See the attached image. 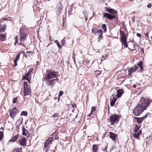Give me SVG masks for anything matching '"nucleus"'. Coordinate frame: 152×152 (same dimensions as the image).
Instances as JSON below:
<instances>
[{"instance_id": "21", "label": "nucleus", "mask_w": 152, "mask_h": 152, "mask_svg": "<svg viewBox=\"0 0 152 152\" xmlns=\"http://www.w3.org/2000/svg\"><path fill=\"white\" fill-rule=\"evenodd\" d=\"M99 30L96 27L93 28L91 30L92 33L96 35L97 34V33L99 31Z\"/></svg>"}, {"instance_id": "56", "label": "nucleus", "mask_w": 152, "mask_h": 152, "mask_svg": "<svg viewBox=\"0 0 152 152\" xmlns=\"http://www.w3.org/2000/svg\"><path fill=\"white\" fill-rule=\"evenodd\" d=\"M73 115L72 114H70L69 115V116H68V118H69V116L70 117V118H73Z\"/></svg>"}, {"instance_id": "26", "label": "nucleus", "mask_w": 152, "mask_h": 152, "mask_svg": "<svg viewBox=\"0 0 152 152\" xmlns=\"http://www.w3.org/2000/svg\"><path fill=\"white\" fill-rule=\"evenodd\" d=\"M62 12V9L60 8H58L56 10V12L57 15H60Z\"/></svg>"}, {"instance_id": "23", "label": "nucleus", "mask_w": 152, "mask_h": 152, "mask_svg": "<svg viewBox=\"0 0 152 152\" xmlns=\"http://www.w3.org/2000/svg\"><path fill=\"white\" fill-rule=\"evenodd\" d=\"M53 139V137H50L45 142H46L47 144H48V145H49L50 143V142H51L52 141Z\"/></svg>"}, {"instance_id": "35", "label": "nucleus", "mask_w": 152, "mask_h": 152, "mask_svg": "<svg viewBox=\"0 0 152 152\" xmlns=\"http://www.w3.org/2000/svg\"><path fill=\"white\" fill-rule=\"evenodd\" d=\"M140 133H137H137H135L134 134L133 136L134 137L137 138L139 137V136L140 135Z\"/></svg>"}, {"instance_id": "60", "label": "nucleus", "mask_w": 152, "mask_h": 152, "mask_svg": "<svg viewBox=\"0 0 152 152\" xmlns=\"http://www.w3.org/2000/svg\"><path fill=\"white\" fill-rule=\"evenodd\" d=\"M73 5H74V4H71L70 5V8L72 10V7H73Z\"/></svg>"}, {"instance_id": "12", "label": "nucleus", "mask_w": 152, "mask_h": 152, "mask_svg": "<svg viewBox=\"0 0 152 152\" xmlns=\"http://www.w3.org/2000/svg\"><path fill=\"white\" fill-rule=\"evenodd\" d=\"M7 26V25L5 24L2 25L0 24V32H3L5 31V29Z\"/></svg>"}, {"instance_id": "49", "label": "nucleus", "mask_w": 152, "mask_h": 152, "mask_svg": "<svg viewBox=\"0 0 152 152\" xmlns=\"http://www.w3.org/2000/svg\"><path fill=\"white\" fill-rule=\"evenodd\" d=\"M18 61L15 59L14 61V63L15 66H17V62Z\"/></svg>"}, {"instance_id": "50", "label": "nucleus", "mask_w": 152, "mask_h": 152, "mask_svg": "<svg viewBox=\"0 0 152 152\" xmlns=\"http://www.w3.org/2000/svg\"><path fill=\"white\" fill-rule=\"evenodd\" d=\"M72 106L74 108H75L76 107V105L75 104H72Z\"/></svg>"}, {"instance_id": "9", "label": "nucleus", "mask_w": 152, "mask_h": 152, "mask_svg": "<svg viewBox=\"0 0 152 152\" xmlns=\"http://www.w3.org/2000/svg\"><path fill=\"white\" fill-rule=\"evenodd\" d=\"M129 43V49L132 50H135V42H128Z\"/></svg>"}, {"instance_id": "31", "label": "nucleus", "mask_w": 152, "mask_h": 152, "mask_svg": "<svg viewBox=\"0 0 152 152\" xmlns=\"http://www.w3.org/2000/svg\"><path fill=\"white\" fill-rule=\"evenodd\" d=\"M28 115V113L26 111H22L20 114V115H24L25 116H27Z\"/></svg>"}, {"instance_id": "29", "label": "nucleus", "mask_w": 152, "mask_h": 152, "mask_svg": "<svg viewBox=\"0 0 152 152\" xmlns=\"http://www.w3.org/2000/svg\"><path fill=\"white\" fill-rule=\"evenodd\" d=\"M140 127H139L137 125H136L135 128L134 130L135 133H136L137 132V131L140 129Z\"/></svg>"}, {"instance_id": "4", "label": "nucleus", "mask_w": 152, "mask_h": 152, "mask_svg": "<svg viewBox=\"0 0 152 152\" xmlns=\"http://www.w3.org/2000/svg\"><path fill=\"white\" fill-rule=\"evenodd\" d=\"M116 11L113 9L112 12L111 13L112 15L107 13H104L103 17L107 18L109 20H112L113 19L115 18L116 17Z\"/></svg>"}, {"instance_id": "58", "label": "nucleus", "mask_w": 152, "mask_h": 152, "mask_svg": "<svg viewBox=\"0 0 152 152\" xmlns=\"http://www.w3.org/2000/svg\"><path fill=\"white\" fill-rule=\"evenodd\" d=\"M145 36L146 37L148 38H149L148 37V33H145Z\"/></svg>"}, {"instance_id": "32", "label": "nucleus", "mask_w": 152, "mask_h": 152, "mask_svg": "<svg viewBox=\"0 0 152 152\" xmlns=\"http://www.w3.org/2000/svg\"><path fill=\"white\" fill-rule=\"evenodd\" d=\"M110 100L111 101L110 102V106L111 107L113 106L115 103V102L112 100V97L110 98Z\"/></svg>"}, {"instance_id": "6", "label": "nucleus", "mask_w": 152, "mask_h": 152, "mask_svg": "<svg viewBox=\"0 0 152 152\" xmlns=\"http://www.w3.org/2000/svg\"><path fill=\"white\" fill-rule=\"evenodd\" d=\"M9 112L10 113V116L13 119H14L16 114L18 112V110L16 108V107H15L12 110H9Z\"/></svg>"}, {"instance_id": "40", "label": "nucleus", "mask_w": 152, "mask_h": 152, "mask_svg": "<svg viewBox=\"0 0 152 152\" xmlns=\"http://www.w3.org/2000/svg\"><path fill=\"white\" fill-rule=\"evenodd\" d=\"M96 110V107H91V113H93Z\"/></svg>"}, {"instance_id": "36", "label": "nucleus", "mask_w": 152, "mask_h": 152, "mask_svg": "<svg viewBox=\"0 0 152 152\" xmlns=\"http://www.w3.org/2000/svg\"><path fill=\"white\" fill-rule=\"evenodd\" d=\"M4 135L3 132L0 131V140H1L3 139Z\"/></svg>"}, {"instance_id": "19", "label": "nucleus", "mask_w": 152, "mask_h": 152, "mask_svg": "<svg viewBox=\"0 0 152 152\" xmlns=\"http://www.w3.org/2000/svg\"><path fill=\"white\" fill-rule=\"evenodd\" d=\"M30 75L29 73H27L23 77L22 80H26L28 81V83H29L28 79L29 76Z\"/></svg>"}, {"instance_id": "24", "label": "nucleus", "mask_w": 152, "mask_h": 152, "mask_svg": "<svg viewBox=\"0 0 152 152\" xmlns=\"http://www.w3.org/2000/svg\"><path fill=\"white\" fill-rule=\"evenodd\" d=\"M6 36L4 34L0 35V40L2 41H4L6 39Z\"/></svg>"}, {"instance_id": "41", "label": "nucleus", "mask_w": 152, "mask_h": 152, "mask_svg": "<svg viewBox=\"0 0 152 152\" xmlns=\"http://www.w3.org/2000/svg\"><path fill=\"white\" fill-rule=\"evenodd\" d=\"M58 114L57 113H55L53 115L52 117L54 118H56L58 117Z\"/></svg>"}, {"instance_id": "53", "label": "nucleus", "mask_w": 152, "mask_h": 152, "mask_svg": "<svg viewBox=\"0 0 152 152\" xmlns=\"http://www.w3.org/2000/svg\"><path fill=\"white\" fill-rule=\"evenodd\" d=\"M72 10L71 9H70V10H69L68 11V14L70 15H71V13L72 12Z\"/></svg>"}, {"instance_id": "46", "label": "nucleus", "mask_w": 152, "mask_h": 152, "mask_svg": "<svg viewBox=\"0 0 152 152\" xmlns=\"http://www.w3.org/2000/svg\"><path fill=\"white\" fill-rule=\"evenodd\" d=\"M31 51H28L26 53L25 56H28L29 54L30 53H31Z\"/></svg>"}, {"instance_id": "1", "label": "nucleus", "mask_w": 152, "mask_h": 152, "mask_svg": "<svg viewBox=\"0 0 152 152\" xmlns=\"http://www.w3.org/2000/svg\"><path fill=\"white\" fill-rule=\"evenodd\" d=\"M149 105V103L147 100L141 98V103L134 108L133 114L135 116H139Z\"/></svg>"}, {"instance_id": "37", "label": "nucleus", "mask_w": 152, "mask_h": 152, "mask_svg": "<svg viewBox=\"0 0 152 152\" xmlns=\"http://www.w3.org/2000/svg\"><path fill=\"white\" fill-rule=\"evenodd\" d=\"M113 9H109L108 8H107L105 10L108 12L111 13L112 12V11L113 10Z\"/></svg>"}, {"instance_id": "44", "label": "nucleus", "mask_w": 152, "mask_h": 152, "mask_svg": "<svg viewBox=\"0 0 152 152\" xmlns=\"http://www.w3.org/2000/svg\"><path fill=\"white\" fill-rule=\"evenodd\" d=\"M115 94L114 95V96L113 97V99H112V100L115 102L117 100V98H116V97L115 96Z\"/></svg>"}, {"instance_id": "7", "label": "nucleus", "mask_w": 152, "mask_h": 152, "mask_svg": "<svg viewBox=\"0 0 152 152\" xmlns=\"http://www.w3.org/2000/svg\"><path fill=\"white\" fill-rule=\"evenodd\" d=\"M138 68V66H137L136 65H135V66L133 67H131L129 69L128 71V75L129 76L131 75V74L132 73L134 72Z\"/></svg>"}, {"instance_id": "8", "label": "nucleus", "mask_w": 152, "mask_h": 152, "mask_svg": "<svg viewBox=\"0 0 152 152\" xmlns=\"http://www.w3.org/2000/svg\"><path fill=\"white\" fill-rule=\"evenodd\" d=\"M120 41L121 42L122 45H124V46L126 48L128 46V44L127 43V39L126 38H121Z\"/></svg>"}, {"instance_id": "28", "label": "nucleus", "mask_w": 152, "mask_h": 152, "mask_svg": "<svg viewBox=\"0 0 152 152\" xmlns=\"http://www.w3.org/2000/svg\"><path fill=\"white\" fill-rule=\"evenodd\" d=\"M22 148H15L13 152H22Z\"/></svg>"}, {"instance_id": "20", "label": "nucleus", "mask_w": 152, "mask_h": 152, "mask_svg": "<svg viewBox=\"0 0 152 152\" xmlns=\"http://www.w3.org/2000/svg\"><path fill=\"white\" fill-rule=\"evenodd\" d=\"M137 66H139L140 68V70L142 71L143 70V68L142 66V61H140L137 64Z\"/></svg>"}, {"instance_id": "3", "label": "nucleus", "mask_w": 152, "mask_h": 152, "mask_svg": "<svg viewBox=\"0 0 152 152\" xmlns=\"http://www.w3.org/2000/svg\"><path fill=\"white\" fill-rule=\"evenodd\" d=\"M120 117V115L116 114H113L111 115L109 118V121L110 122L111 124L113 125L117 124L119 121Z\"/></svg>"}, {"instance_id": "64", "label": "nucleus", "mask_w": 152, "mask_h": 152, "mask_svg": "<svg viewBox=\"0 0 152 152\" xmlns=\"http://www.w3.org/2000/svg\"><path fill=\"white\" fill-rule=\"evenodd\" d=\"M148 102L149 103V104H150L151 103V102L152 101V99H150V100H149V101L148 100Z\"/></svg>"}, {"instance_id": "48", "label": "nucleus", "mask_w": 152, "mask_h": 152, "mask_svg": "<svg viewBox=\"0 0 152 152\" xmlns=\"http://www.w3.org/2000/svg\"><path fill=\"white\" fill-rule=\"evenodd\" d=\"M107 146H105L104 147V148H102V150H103V151H106V152H107Z\"/></svg>"}, {"instance_id": "63", "label": "nucleus", "mask_w": 152, "mask_h": 152, "mask_svg": "<svg viewBox=\"0 0 152 152\" xmlns=\"http://www.w3.org/2000/svg\"><path fill=\"white\" fill-rule=\"evenodd\" d=\"M33 69H31L29 71L28 73H29L30 74V73L33 71Z\"/></svg>"}, {"instance_id": "54", "label": "nucleus", "mask_w": 152, "mask_h": 152, "mask_svg": "<svg viewBox=\"0 0 152 152\" xmlns=\"http://www.w3.org/2000/svg\"><path fill=\"white\" fill-rule=\"evenodd\" d=\"M147 7L150 8L151 7V4L150 3H149L147 6Z\"/></svg>"}, {"instance_id": "11", "label": "nucleus", "mask_w": 152, "mask_h": 152, "mask_svg": "<svg viewBox=\"0 0 152 152\" xmlns=\"http://www.w3.org/2000/svg\"><path fill=\"white\" fill-rule=\"evenodd\" d=\"M19 143L21 146H26V138L24 137L19 141Z\"/></svg>"}, {"instance_id": "17", "label": "nucleus", "mask_w": 152, "mask_h": 152, "mask_svg": "<svg viewBox=\"0 0 152 152\" xmlns=\"http://www.w3.org/2000/svg\"><path fill=\"white\" fill-rule=\"evenodd\" d=\"M20 40L22 42H23L26 39V36L24 34L21 33L20 34Z\"/></svg>"}, {"instance_id": "61", "label": "nucleus", "mask_w": 152, "mask_h": 152, "mask_svg": "<svg viewBox=\"0 0 152 152\" xmlns=\"http://www.w3.org/2000/svg\"><path fill=\"white\" fill-rule=\"evenodd\" d=\"M22 122V121L20 123V124L19 125L17 126L16 127V129H19V126L20 125V124H21Z\"/></svg>"}, {"instance_id": "51", "label": "nucleus", "mask_w": 152, "mask_h": 152, "mask_svg": "<svg viewBox=\"0 0 152 152\" xmlns=\"http://www.w3.org/2000/svg\"><path fill=\"white\" fill-rule=\"evenodd\" d=\"M96 72H97L96 74L97 75H99L101 73V72L99 70L96 71Z\"/></svg>"}, {"instance_id": "45", "label": "nucleus", "mask_w": 152, "mask_h": 152, "mask_svg": "<svg viewBox=\"0 0 152 152\" xmlns=\"http://www.w3.org/2000/svg\"><path fill=\"white\" fill-rule=\"evenodd\" d=\"M63 92L62 91H60L58 94L59 96H61L63 94Z\"/></svg>"}, {"instance_id": "38", "label": "nucleus", "mask_w": 152, "mask_h": 152, "mask_svg": "<svg viewBox=\"0 0 152 152\" xmlns=\"http://www.w3.org/2000/svg\"><path fill=\"white\" fill-rule=\"evenodd\" d=\"M48 145H49L47 144L46 142H45L44 145V148H46L47 149H48L49 148V146Z\"/></svg>"}, {"instance_id": "33", "label": "nucleus", "mask_w": 152, "mask_h": 152, "mask_svg": "<svg viewBox=\"0 0 152 152\" xmlns=\"http://www.w3.org/2000/svg\"><path fill=\"white\" fill-rule=\"evenodd\" d=\"M18 43V36H16L15 37V42L14 43V45L15 46Z\"/></svg>"}, {"instance_id": "62", "label": "nucleus", "mask_w": 152, "mask_h": 152, "mask_svg": "<svg viewBox=\"0 0 152 152\" xmlns=\"http://www.w3.org/2000/svg\"><path fill=\"white\" fill-rule=\"evenodd\" d=\"M8 20V19H7V18H1V20Z\"/></svg>"}, {"instance_id": "59", "label": "nucleus", "mask_w": 152, "mask_h": 152, "mask_svg": "<svg viewBox=\"0 0 152 152\" xmlns=\"http://www.w3.org/2000/svg\"><path fill=\"white\" fill-rule=\"evenodd\" d=\"M105 59V57L103 56H102V58H101V61H102V60H104Z\"/></svg>"}, {"instance_id": "18", "label": "nucleus", "mask_w": 152, "mask_h": 152, "mask_svg": "<svg viewBox=\"0 0 152 152\" xmlns=\"http://www.w3.org/2000/svg\"><path fill=\"white\" fill-rule=\"evenodd\" d=\"M98 145L95 144L92 146V149L94 152H97L98 150Z\"/></svg>"}, {"instance_id": "55", "label": "nucleus", "mask_w": 152, "mask_h": 152, "mask_svg": "<svg viewBox=\"0 0 152 152\" xmlns=\"http://www.w3.org/2000/svg\"><path fill=\"white\" fill-rule=\"evenodd\" d=\"M148 114L149 113H147L145 116L142 117H143V118L144 119H145L147 117Z\"/></svg>"}, {"instance_id": "13", "label": "nucleus", "mask_w": 152, "mask_h": 152, "mask_svg": "<svg viewBox=\"0 0 152 152\" xmlns=\"http://www.w3.org/2000/svg\"><path fill=\"white\" fill-rule=\"evenodd\" d=\"M109 133L110 134V137L113 140L115 141V138L117 136V134H115L114 133L111 132H110Z\"/></svg>"}, {"instance_id": "22", "label": "nucleus", "mask_w": 152, "mask_h": 152, "mask_svg": "<svg viewBox=\"0 0 152 152\" xmlns=\"http://www.w3.org/2000/svg\"><path fill=\"white\" fill-rule=\"evenodd\" d=\"M135 118H136L137 119V123L138 124L141 123L142 122V121L144 119L143 118V117H142L140 118L135 117Z\"/></svg>"}, {"instance_id": "5", "label": "nucleus", "mask_w": 152, "mask_h": 152, "mask_svg": "<svg viewBox=\"0 0 152 152\" xmlns=\"http://www.w3.org/2000/svg\"><path fill=\"white\" fill-rule=\"evenodd\" d=\"M30 88L29 87L27 82L24 83V95L25 96L29 95L30 93Z\"/></svg>"}, {"instance_id": "15", "label": "nucleus", "mask_w": 152, "mask_h": 152, "mask_svg": "<svg viewBox=\"0 0 152 152\" xmlns=\"http://www.w3.org/2000/svg\"><path fill=\"white\" fill-rule=\"evenodd\" d=\"M56 80H58V79L56 78V79L48 80L47 81L46 84L48 86H51L54 83V81Z\"/></svg>"}, {"instance_id": "42", "label": "nucleus", "mask_w": 152, "mask_h": 152, "mask_svg": "<svg viewBox=\"0 0 152 152\" xmlns=\"http://www.w3.org/2000/svg\"><path fill=\"white\" fill-rule=\"evenodd\" d=\"M20 54L19 53V54L15 57V59L18 61L19 60L20 57Z\"/></svg>"}, {"instance_id": "30", "label": "nucleus", "mask_w": 152, "mask_h": 152, "mask_svg": "<svg viewBox=\"0 0 152 152\" xmlns=\"http://www.w3.org/2000/svg\"><path fill=\"white\" fill-rule=\"evenodd\" d=\"M54 42L57 45V46L59 49H61L62 48L61 46L57 40H55L54 41Z\"/></svg>"}, {"instance_id": "14", "label": "nucleus", "mask_w": 152, "mask_h": 152, "mask_svg": "<svg viewBox=\"0 0 152 152\" xmlns=\"http://www.w3.org/2000/svg\"><path fill=\"white\" fill-rule=\"evenodd\" d=\"M22 130H23V135H25L26 137L29 136V134H28V130L26 129L24 127H22Z\"/></svg>"}, {"instance_id": "16", "label": "nucleus", "mask_w": 152, "mask_h": 152, "mask_svg": "<svg viewBox=\"0 0 152 152\" xmlns=\"http://www.w3.org/2000/svg\"><path fill=\"white\" fill-rule=\"evenodd\" d=\"M19 137V135L17 134L16 135L12 137L9 140V141L11 142H14L15 140L18 139Z\"/></svg>"}, {"instance_id": "2", "label": "nucleus", "mask_w": 152, "mask_h": 152, "mask_svg": "<svg viewBox=\"0 0 152 152\" xmlns=\"http://www.w3.org/2000/svg\"><path fill=\"white\" fill-rule=\"evenodd\" d=\"M57 73L53 70H47L45 77V80H50L57 77Z\"/></svg>"}, {"instance_id": "27", "label": "nucleus", "mask_w": 152, "mask_h": 152, "mask_svg": "<svg viewBox=\"0 0 152 152\" xmlns=\"http://www.w3.org/2000/svg\"><path fill=\"white\" fill-rule=\"evenodd\" d=\"M120 34L121 36V38L126 37V35L123 31H121L120 30Z\"/></svg>"}, {"instance_id": "34", "label": "nucleus", "mask_w": 152, "mask_h": 152, "mask_svg": "<svg viewBox=\"0 0 152 152\" xmlns=\"http://www.w3.org/2000/svg\"><path fill=\"white\" fill-rule=\"evenodd\" d=\"M102 27L104 31H107V26L105 24H103L102 25Z\"/></svg>"}, {"instance_id": "57", "label": "nucleus", "mask_w": 152, "mask_h": 152, "mask_svg": "<svg viewBox=\"0 0 152 152\" xmlns=\"http://www.w3.org/2000/svg\"><path fill=\"white\" fill-rule=\"evenodd\" d=\"M137 36L139 37H140L141 36V34L139 33H137L136 34Z\"/></svg>"}, {"instance_id": "10", "label": "nucleus", "mask_w": 152, "mask_h": 152, "mask_svg": "<svg viewBox=\"0 0 152 152\" xmlns=\"http://www.w3.org/2000/svg\"><path fill=\"white\" fill-rule=\"evenodd\" d=\"M124 92L123 90L122 89H118L117 91V94L115 95V97H117L118 98L120 97L122 95Z\"/></svg>"}, {"instance_id": "39", "label": "nucleus", "mask_w": 152, "mask_h": 152, "mask_svg": "<svg viewBox=\"0 0 152 152\" xmlns=\"http://www.w3.org/2000/svg\"><path fill=\"white\" fill-rule=\"evenodd\" d=\"M18 100V98L17 97H15L13 99V101H12V102L14 104Z\"/></svg>"}, {"instance_id": "47", "label": "nucleus", "mask_w": 152, "mask_h": 152, "mask_svg": "<svg viewBox=\"0 0 152 152\" xmlns=\"http://www.w3.org/2000/svg\"><path fill=\"white\" fill-rule=\"evenodd\" d=\"M84 16H85V20L86 21V20H87V19H88V15H87V14H84Z\"/></svg>"}, {"instance_id": "25", "label": "nucleus", "mask_w": 152, "mask_h": 152, "mask_svg": "<svg viewBox=\"0 0 152 152\" xmlns=\"http://www.w3.org/2000/svg\"><path fill=\"white\" fill-rule=\"evenodd\" d=\"M103 34V31L101 30H99V31L97 33L98 35L99 36L98 39H99L102 36V34Z\"/></svg>"}, {"instance_id": "52", "label": "nucleus", "mask_w": 152, "mask_h": 152, "mask_svg": "<svg viewBox=\"0 0 152 152\" xmlns=\"http://www.w3.org/2000/svg\"><path fill=\"white\" fill-rule=\"evenodd\" d=\"M72 58H73V60H74V62L75 63V55L74 54V53H73V54Z\"/></svg>"}, {"instance_id": "43", "label": "nucleus", "mask_w": 152, "mask_h": 152, "mask_svg": "<svg viewBox=\"0 0 152 152\" xmlns=\"http://www.w3.org/2000/svg\"><path fill=\"white\" fill-rule=\"evenodd\" d=\"M61 44L62 46H64L65 44V40L63 39L61 41Z\"/></svg>"}]
</instances>
